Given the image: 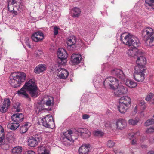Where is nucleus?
Returning a JSON list of instances; mask_svg holds the SVG:
<instances>
[{"label":"nucleus","instance_id":"33","mask_svg":"<svg viewBox=\"0 0 154 154\" xmlns=\"http://www.w3.org/2000/svg\"><path fill=\"white\" fill-rule=\"evenodd\" d=\"M139 120V119L138 118L134 119H130L128 121V123L131 125L134 126L137 124Z\"/></svg>","mask_w":154,"mask_h":154},{"label":"nucleus","instance_id":"16","mask_svg":"<svg viewBox=\"0 0 154 154\" xmlns=\"http://www.w3.org/2000/svg\"><path fill=\"white\" fill-rule=\"evenodd\" d=\"M42 138L40 136L35 138L31 137L28 140V145L31 147H35L38 145V142H40V140Z\"/></svg>","mask_w":154,"mask_h":154},{"label":"nucleus","instance_id":"8","mask_svg":"<svg viewBox=\"0 0 154 154\" xmlns=\"http://www.w3.org/2000/svg\"><path fill=\"white\" fill-rule=\"evenodd\" d=\"M57 55L58 58L57 62L60 65H65L67 62V54L66 50L63 48H60L57 52Z\"/></svg>","mask_w":154,"mask_h":154},{"label":"nucleus","instance_id":"61","mask_svg":"<svg viewBox=\"0 0 154 154\" xmlns=\"http://www.w3.org/2000/svg\"><path fill=\"white\" fill-rule=\"evenodd\" d=\"M66 77H67V74H66Z\"/></svg>","mask_w":154,"mask_h":154},{"label":"nucleus","instance_id":"32","mask_svg":"<svg viewBox=\"0 0 154 154\" xmlns=\"http://www.w3.org/2000/svg\"><path fill=\"white\" fill-rule=\"evenodd\" d=\"M28 124L27 123L25 124L24 125L21 126L20 128V132L22 134L26 132L28 129Z\"/></svg>","mask_w":154,"mask_h":154},{"label":"nucleus","instance_id":"10","mask_svg":"<svg viewBox=\"0 0 154 154\" xmlns=\"http://www.w3.org/2000/svg\"><path fill=\"white\" fill-rule=\"evenodd\" d=\"M8 10L11 12L17 15L20 13L22 8V5H18V4L12 2H9L8 4Z\"/></svg>","mask_w":154,"mask_h":154},{"label":"nucleus","instance_id":"62","mask_svg":"<svg viewBox=\"0 0 154 154\" xmlns=\"http://www.w3.org/2000/svg\"><path fill=\"white\" fill-rule=\"evenodd\" d=\"M68 76H69V73H68Z\"/></svg>","mask_w":154,"mask_h":154},{"label":"nucleus","instance_id":"60","mask_svg":"<svg viewBox=\"0 0 154 154\" xmlns=\"http://www.w3.org/2000/svg\"><path fill=\"white\" fill-rule=\"evenodd\" d=\"M38 51L39 52H40V55L42 54H43V52L42 51Z\"/></svg>","mask_w":154,"mask_h":154},{"label":"nucleus","instance_id":"44","mask_svg":"<svg viewBox=\"0 0 154 154\" xmlns=\"http://www.w3.org/2000/svg\"><path fill=\"white\" fill-rule=\"evenodd\" d=\"M60 28L57 26L54 27V35H56L58 33V30Z\"/></svg>","mask_w":154,"mask_h":154},{"label":"nucleus","instance_id":"57","mask_svg":"<svg viewBox=\"0 0 154 154\" xmlns=\"http://www.w3.org/2000/svg\"><path fill=\"white\" fill-rule=\"evenodd\" d=\"M107 65L106 64H104L102 66L101 68L102 69H103V68Z\"/></svg>","mask_w":154,"mask_h":154},{"label":"nucleus","instance_id":"50","mask_svg":"<svg viewBox=\"0 0 154 154\" xmlns=\"http://www.w3.org/2000/svg\"><path fill=\"white\" fill-rule=\"evenodd\" d=\"M26 154H35V153L32 151H28Z\"/></svg>","mask_w":154,"mask_h":154},{"label":"nucleus","instance_id":"39","mask_svg":"<svg viewBox=\"0 0 154 154\" xmlns=\"http://www.w3.org/2000/svg\"><path fill=\"white\" fill-rule=\"evenodd\" d=\"M62 70H63V71H62L61 73L60 74L58 73L57 74V76H58L60 78H62L63 79L65 78V76H64V72H65L66 73V74L67 71L66 69H63V70L62 69Z\"/></svg>","mask_w":154,"mask_h":154},{"label":"nucleus","instance_id":"4","mask_svg":"<svg viewBox=\"0 0 154 154\" xmlns=\"http://www.w3.org/2000/svg\"><path fill=\"white\" fill-rule=\"evenodd\" d=\"M26 77V74L24 72H16L10 75L9 82L12 87L16 88L19 87L22 82L25 81Z\"/></svg>","mask_w":154,"mask_h":154},{"label":"nucleus","instance_id":"2","mask_svg":"<svg viewBox=\"0 0 154 154\" xmlns=\"http://www.w3.org/2000/svg\"><path fill=\"white\" fill-rule=\"evenodd\" d=\"M38 89L34 80L31 79L26 82L20 90L18 91L17 93L19 96L29 99L30 100V99L26 89L29 92L31 97L36 98L38 96Z\"/></svg>","mask_w":154,"mask_h":154},{"label":"nucleus","instance_id":"12","mask_svg":"<svg viewBox=\"0 0 154 154\" xmlns=\"http://www.w3.org/2000/svg\"><path fill=\"white\" fill-rule=\"evenodd\" d=\"M103 77L100 75L96 76L93 79V84L95 87H100L103 85H104L105 88H106L104 85V81Z\"/></svg>","mask_w":154,"mask_h":154},{"label":"nucleus","instance_id":"5","mask_svg":"<svg viewBox=\"0 0 154 154\" xmlns=\"http://www.w3.org/2000/svg\"><path fill=\"white\" fill-rule=\"evenodd\" d=\"M121 40L124 44L128 46H133L134 48L139 46L140 41L137 37L126 33H122L121 35Z\"/></svg>","mask_w":154,"mask_h":154},{"label":"nucleus","instance_id":"47","mask_svg":"<svg viewBox=\"0 0 154 154\" xmlns=\"http://www.w3.org/2000/svg\"><path fill=\"white\" fill-rule=\"evenodd\" d=\"M12 2L14 3H15L18 4V5H22V2L21 0H12Z\"/></svg>","mask_w":154,"mask_h":154},{"label":"nucleus","instance_id":"37","mask_svg":"<svg viewBox=\"0 0 154 154\" xmlns=\"http://www.w3.org/2000/svg\"><path fill=\"white\" fill-rule=\"evenodd\" d=\"M5 138L4 129L0 125V142L2 141Z\"/></svg>","mask_w":154,"mask_h":154},{"label":"nucleus","instance_id":"27","mask_svg":"<svg viewBox=\"0 0 154 154\" xmlns=\"http://www.w3.org/2000/svg\"><path fill=\"white\" fill-rule=\"evenodd\" d=\"M122 82H124L126 86L131 88H134L137 85V83L130 79H126L125 77L124 81Z\"/></svg>","mask_w":154,"mask_h":154},{"label":"nucleus","instance_id":"17","mask_svg":"<svg viewBox=\"0 0 154 154\" xmlns=\"http://www.w3.org/2000/svg\"><path fill=\"white\" fill-rule=\"evenodd\" d=\"M82 60V56L79 53H73L70 59L71 63L74 65H78L81 62Z\"/></svg>","mask_w":154,"mask_h":154},{"label":"nucleus","instance_id":"42","mask_svg":"<svg viewBox=\"0 0 154 154\" xmlns=\"http://www.w3.org/2000/svg\"><path fill=\"white\" fill-rule=\"evenodd\" d=\"M115 144V143L114 141L111 140H109L107 142V145L108 147L111 148L114 146Z\"/></svg>","mask_w":154,"mask_h":154},{"label":"nucleus","instance_id":"58","mask_svg":"<svg viewBox=\"0 0 154 154\" xmlns=\"http://www.w3.org/2000/svg\"><path fill=\"white\" fill-rule=\"evenodd\" d=\"M130 135H131V137L132 138L134 136V134H130V135L128 136V138H129L130 139H131V138L129 137Z\"/></svg>","mask_w":154,"mask_h":154},{"label":"nucleus","instance_id":"64","mask_svg":"<svg viewBox=\"0 0 154 154\" xmlns=\"http://www.w3.org/2000/svg\"><path fill=\"white\" fill-rule=\"evenodd\" d=\"M153 117H154V115H153Z\"/></svg>","mask_w":154,"mask_h":154},{"label":"nucleus","instance_id":"46","mask_svg":"<svg viewBox=\"0 0 154 154\" xmlns=\"http://www.w3.org/2000/svg\"><path fill=\"white\" fill-rule=\"evenodd\" d=\"M25 43L26 45L29 48H31V45L29 44V38H26L25 40Z\"/></svg>","mask_w":154,"mask_h":154},{"label":"nucleus","instance_id":"6","mask_svg":"<svg viewBox=\"0 0 154 154\" xmlns=\"http://www.w3.org/2000/svg\"><path fill=\"white\" fill-rule=\"evenodd\" d=\"M142 34L147 46H154V30L153 29L150 27L144 28L142 31Z\"/></svg>","mask_w":154,"mask_h":154},{"label":"nucleus","instance_id":"63","mask_svg":"<svg viewBox=\"0 0 154 154\" xmlns=\"http://www.w3.org/2000/svg\"><path fill=\"white\" fill-rule=\"evenodd\" d=\"M70 81H72V79H70Z\"/></svg>","mask_w":154,"mask_h":154},{"label":"nucleus","instance_id":"49","mask_svg":"<svg viewBox=\"0 0 154 154\" xmlns=\"http://www.w3.org/2000/svg\"><path fill=\"white\" fill-rule=\"evenodd\" d=\"M145 104V102L144 100L140 101L139 103V105L140 106H143Z\"/></svg>","mask_w":154,"mask_h":154},{"label":"nucleus","instance_id":"56","mask_svg":"<svg viewBox=\"0 0 154 154\" xmlns=\"http://www.w3.org/2000/svg\"><path fill=\"white\" fill-rule=\"evenodd\" d=\"M141 147L143 148H146L147 147V145H142L141 146Z\"/></svg>","mask_w":154,"mask_h":154},{"label":"nucleus","instance_id":"40","mask_svg":"<svg viewBox=\"0 0 154 154\" xmlns=\"http://www.w3.org/2000/svg\"><path fill=\"white\" fill-rule=\"evenodd\" d=\"M20 104L17 102L16 103L14 106V108L16 109L15 111L17 112H19L20 110Z\"/></svg>","mask_w":154,"mask_h":154},{"label":"nucleus","instance_id":"43","mask_svg":"<svg viewBox=\"0 0 154 154\" xmlns=\"http://www.w3.org/2000/svg\"><path fill=\"white\" fill-rule=\"evenodd\" d=\"M153 97V94L151 93H149L147 95L145 98V100L146 101H149Z\"/></svg>","mask_w":154,"mask_h":154},{"label":"nucleus","instance_id":"28","mask_svg":"<svg viewBox=\"0 0 154 154\" xmlns=\"http://www.w3.org/2000/svg\"><path fill=\"white\" fill-rule=\"evenodd\" d=\"M46 69V67L45 65L43 64H40L36 66L34 69V71L35 73L36 74H39L42 72Z\"/></svg>","mask_w":154,"mask_h":154},{"label":"nucleus","instance_id":"55","mask_svg":"<svg viewBox=\"0 0 154 154\" xmlns=\"http://www.w3.org/2000/svg\"><path fill=\"white\" fill-rule=\"evenodd\" d=\"M140 134V132L139 131H137L134 134V135H137V136L139 135Z\"/></svg>","mask_w":154,"mask_h":154},{"label":"nucleus","instance_id":"7","mask_svg":"<svg viewBox=\"0 0 154 154\" xmlns=\"http://www.w3.org/2000/svg\"><path fill=\"white\" fill-rule=\"evenodd\" d=\"M134 72L133 74L134 78L135 80L138 82H143L145 79V72L146 69L145 68L141 67L135 66Z\"/></svg>","mask_w":154,"mask_h":154},{"label":"nucleus","instance_id":"34","mask_svg":"<svg viewBox=\"0 0 154 154\" xmlns=\"http://www.w3.org/2000/svg\"><path fill=\"white\" fill-rule=\"evenodd\" d=\"M61 139L62 140L65 145L66 144L67 140V134L66 132H63L61 135Z\"/></svg>","mask_w":154,"mask_h":154},{"label":"nucleus","instance_id":"21","mask_svg":"<svg viewBox=\"0 0 154 154\" xmlns=\"http://www.w3.org/2000/svg\"><path fill=\"white\" fill-rule=\"evenodd\" d=\"M11 117L13 121L19 123L23 121L24 117L22 113H17L13 114Z\"/></svg>","mask_w":154,"mask_h":154},{"label":"nucleus","instance_id":"38","mask_svg":"<svg viewBox=\"0 0 154 154\" xmlns=\"http://www.w3.org/2000/svg\"><path fill=\"white\" fill-rule=\"evenodd\" d=\"M154 123V119H150L147 120L145 123V125L147 126L153 124Z\"/></svg>","mask_w":154,"mask_h":154},{"label":"nucleus","instance_id":"59","mask_svg":"<svg viewBox=\"0 0 154 154\" xmlns=\"http://www.w3.org/2000/svg\"><path fill=\"white\" fill-rule=\"evenodd\" d=\"M70 76L71 77L72 76H73V74L72 72L71 73V75H70Z\"/></svg>","mask_w":154,"mask_h":154},{"label":"nucleus","instance_id":"1","mask_svg":"<svg viewBox=\"0 0 154 154\" xmlns=\"http://www.w3.org/2000/svg\"><path fill=\"white\" fill-rule=\"evenodd\" d=\"M104 84L106 88L113 90L114 94L117 97L126 94L128 92L127 88L122 85H119V80L112 76L107 78Z\"/></svg>","mask_w":154,"mask_h":154},{"label":"nucleus","instance_id":"15","mask_svg":"<svg viewBox=\"0 0 154 154\" xmlns=\"http://www.w3.org/2000/svg\"><path fill=\"white\" fill-rule=\"evenodd\" d=\"M142 52L141 51V53L140 55H139L138 57L137 56V59L136 61L137 65L135 66L142 67L143 68H145V69H146V68L144 66V65L146 63V59L145 57L141 55Z\"/></svg>","mask_w":154,"mask_h":154},{"label":"nucleus","instance_id":"13","mask_svg":"<svg viewBox=\"0 0 154 154\" xmlns=\"http://www.w3.org/2000/svg\"><path fill=\"white\" fill-rule=\"evenodd\" d=\"M76 42L75 36L73 35L69 36L68 38V51H72L75 49Z\"/></svg>","mask_w":154,"mask_h":154},{"label":"nucleus","instance_id":"45","mask_svg":"<svg viewBox=\"0 0 154 154\" xmlns=\"http://www.w3.org/2000/svg\"><path fill=\"white\" fill-rule=\"evenodd\" d=\"M94 134L96 136H102L103 135V133L101 131H95Z\"/></svg>","mask_w":154,"mask_h":154},{"label":"nucleus","instance_id":"22","mask_svg":"<svg viewBox=\"0 0 154 154\" xmlns=\"http://www.w3.org/2000/svg\"><path fill=\"white\" fill-rule=\"evenodd\" d=\"M90 145L89 144H84L79 148V154H88Z\"/></svg>","mask_w":154,"mask_h":154},{"label":"nucleus","instance_id":"24","mask_svg":"<svg viewBox=\"0 0 154 154\" xmlns=\"http://www.w3.org/2000/svg\"><path fill=\"white\" fill-rule=\"evenodd\" d=\"M129 106L123 103H119V105L118 106V110L121 113L124 114L127 112Z\"/></svg>","mask_w":154,"mask_h":154},{"label":"nucleus","instance_id":"11","mask_svg":"<svg viewBox=\"0 0 154 154\" xmlns=\"http://www.w3.org/2000/svg\"><path fill=\"white\" fill-rule=\"evenodd\" d=\"M41 104H45L47 106H51L54 103V98L51 96L45 95L43 96L40 100Z\"/></svg>","mask_w":154,"mask_h":154},{"label":"nucleus","instance_id":"19","mask_svg":"<svg viewBox=\"0 0 154 154\" xmlns=\"http://www.w3.org/2000/svg\"><path fill=\"white\" fill-rule=\"evenodd\" d=\"M44 37V34L40 31L34 32L32 34L31 36L32 39L36 42L42 40L43 39Z\"/></svg>","mask_w":154,"mask_h":154},{"label":"nucleus","instance_id":"30","mask_svg":"<svg viewBox=\"0 0 154 154\" xmlns=\"http://www.w3.org/2000/svg\"><path fill=\"white\" fill-rule=\"evenodd\" d=\"M20 124L18 122H14L11 124H8V127L12 130H15L17 129L19 126Z\"/></svg>","mask_w":154,"mask_h":154},{"label":"nucleus","instance_id":"9","mask_svg":"<svg viewBox=\"0 0 154 154\" xmlns=\"http://www.w3.org/2000/svg\"><path fill=\"white\" fill-rule=\"evenodd\" d=\"M42 125L47 128H51L54 127V122L53 118L51 115H47L42 119Z\"/></svg>","mask_w":154,"mask_h":154},{"label":"nucleus","instance_id":"35","mask_svg":"<svg viewBox=\"0 0 154 154\" xmlns=\"http://www.w3.org/2000/svg\"><path fill=\"white\" fill-rule=\"evenodd\" d=\"M6 139L9 143H12L14 140L13 134L11 133L8 134L7 135Z\"/></svg>","mask_w":154,"mask_h":154},{"label":"nucleus","instance_id":"54","mask_svg":"<svg viewBox=\"0 0 154 154\" xmlns=\"http://www.w3.org/2000/svg\"><path fill=\"white\" fill-rule=\"evenodd\" d=\"M147 154H154V151H150Z\"/></svg>","mask_w":154,"mask_h":154},{"label":"nucleus","instance_id":"20","mask_svg":"<svg viewBox=\"0 0 154 154\" xmlns=\"http://www.w3.org/2000/svg\"><path fill=\"white\" fill-rule=\"evenodd\" d=\"M127 122L125 119L120 118L116 122V128L118 129L122 130L125 128L127 126Z\"/></svg>","mask_w":154,"mask_h":154},{"label":"nucleus","instance_id":"18","mask_svg":"<svg viewBox=\"0 0 154 154\" xmlns=\"http://www.w3.org/2000/svg\"><path fill=\"white\" fill-rule=\"evenodd\" d=\"M11 104V102L8 98L5 99L2 104L0 105V111L2 113L6 112Z\"/></svg>","mask_w":154,"mask_h":154},{"label":"nucleus","instance_id":"25","mask_svg":"<svg viewBox=\"0 0 154 154\" xmlns=\"http://www.w3.org/2000/svg\"><path fill=\"white\" fill-rule=\"evenodd\" d=\"M119 103L130 106L131 103V99L128 96H123L120 98Z\"/></svg>","mask_w":154,"mask_h":154},{"label":"nucleus","instance_id":"52","mask_svg":"<svg viewBox=\"0 0 154 154\" xmlns=\"http://www.w3.org/2000/svg\"><path fill=\"white\" fill-rule=\"evenodd\" d=\"M136 143L137 141L135 139H133V140H132L131 142V144L133 145H134L136 144Z\"/></svg>","mask_w":154,"mask_h":154},{"label":"nucleus","instance_id":"26","mask_svg":"<svg viewBox=\"0 0 154 154\" xmlns=\"http://www.w3.org/2000/svg\"><path fill=\"white\" fill-rule=\"evenodd\" d=\"M70 13L73 17H77L79 16L81 11L78 8L75 7L72 9H70Z\"/></svg>","mask_w":154,"mask_h":154},{"label":"nucleus","instance_id":"14","mask_svg":"<svg viewBox=\"0 0 154 154\" xmlns=\"http://www.w3.org/2000/svg\"><path fill=\"white\" fill-rule=\"evenodd\" d=\"M111 74L114 75L116 76L120 79L122 82L124 81L125 76L122 70L119 69H114L111 71Z\"/></svg>","mask_w":154,"mask_h":154},{"label":"nucleus","instance_id":"31","mask_svg":"<svg viewBox=\"0 0 154 154\" xmlns=\"http://www.w3.org/2000/svg\"><path fill=\"white\" fill-rule=\"evenodd\" d=\"M22 149V148L21 146L15 147L12 150V154H20Z\"/></svg>","mask_w":154,"mask_h":154},{"label":"nucleus","instance_id":"3","mask_svg":"<svg viewBox=\"0 0 154 154\" xmlns=\"http://www.w3.org/2000/svg\"><path fill=\"white\" fill-rule=\"evenodd\" d=\"M80 134L82 138L88 137H89L91 134L90 132L86 128H80L76 130L75 129H72L68 130V141H69V144H72L74 142V140L76 139L75 136V134ZM69 145H68V146Z\"/></svg>","mask_w":154,"mask_h":154},{"label":"nucleus","instance_id":"53","mask_svg":"<svg viewBox=\"0 0 154 154\" xmlns=\"http://www.w3.org/2000/svg\"><path fill=\"white\" fill-rule=\"evenodd\" d=\"M116 154H124L123 152L120 150H118L116 152Z\"/></svg>","mask_w":154,"mask_h":154},{"label":"nucleus","instance_id":"48","mask_svg":"<svg viewBox=\"0 0 154 154\" xmlns=\"http://www.w3.org/2000/svg\"><path fill=\"white\" fill-rule=\"evenodd\" d=\"M90 117V116L89 115L85 114H84L82 116V118L83 119H87L89 118Z\"/></svg>","mask_w":154,"mask_h":154},{"label":"nucleus","instance_id":"51","mask_svg":"<svg viewBox=\"0 0 154 154\" xmlns=\"http://www.w3.org/2000/svg\"><path fill=\"white\" fill-rule=\"evenodd\" d=\"M105 126L106 127H108L109 126V122H104Z\"/></svg>","mask_w":154,"mask_h":154},{"label":"nucleus","instance_id":"23","mask_svg":"<svg viewBox=\"0 0 154 154\" xmlns=\"http://www.w3.org/2000/svg\"><path fill=\"white\" fill-rule=\"evenodd\" d=\"M141 53V51L136 48H130L127 51V53L130 56H132L133 57L138 56L139 55H140Z\"/></svg>","mask_w":154,"mask_h":154},{"label":"nucleus","instance_id":"29","mask_svg":"<svg viewBox=\"0 0 154 154\" xmlns=\"http://www.w3.org/2000/svg\"><path fill=\"white\" fill-rule=\"evenodd\" d=\"M145 6L149 9H154V0H145Z\"/></svg>","mask_w":154,"mask_h":154},{"label":"nucleus","instance_id":"41","mask_svg":"<svg viewBox=\"0 0 154 154\" xmlns=\"http://www.w3.org/2000/svg\"><path fill=\"white\" fill-rule=\"evenodd\" d=\"M154 132V127H150L146 129V132L147 134H151Z\"/></svg>","mask_w":154,"mask_h":154},{"label":"nucleus","instance_id":"36","mask_svg":"<svg viewBox=\"0 0 154 154\" xmlns=\"http://www.w3.org/2000/svg\"><path fill=\"white\" fill-rule=\"evenodd\" d=\"M38 152L39 154H49V153L46 151L45 148L44 146H41L38 148Z\"/></svg>","mask_w":154,"mask_h":154}]
</instances>
